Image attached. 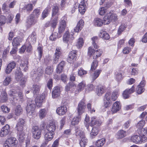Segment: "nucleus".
<instances>
[{
	"mask_svg": "<svg viewBox=\"0 0 147 147\" xmlns=\"http://www.w3.org/2000/svg\"><path fill=\"white\" fill-rule=\"evenodd\" d=\"M7 100L6 93L4 91L2 92L0 95V101L2 102H5Z\"/></svg>",
	"mask_w": 147,
	"mask_h": 147,
	"instance_id": "nucleus-43",
	"label": "nucleus"
},
{
	"mask_svg": "<svg viewBox=\"0 0 147 147\" xmlns=\"http://www.w3.org/2000/svg\"><path fill=\"white\" fill-rule=\"evenodd\" d=\"M16 65V62L14 61H13L9 63L8 65L5 69V73L7 74L10 73L12 69L15 67Z\"/></svg>",
	"mask_w": 147,
	"mask_h": 147,
	"instance_id": "nucleus-24",
	"label": "nucleus"
},
{
	"mask_svg": "<svg viewBox=\"0 0 147 147\" xmlns=\"http://www.w3.org/2000/svg\"><path fill=\"white\" fill-rule=\"evenodd\" d=\"M101 71V69H97L91 75L90 77L93 81L99 76Z\"/></svg>",
	"mask_w": 147,
	"mask_h": 147,
	"instance_id": "nucleus-37",
	"label": "nucleus"
},
{
	"mask_svg": "<svg viewBox=\"0 0 147 147\" xmlns=\"http://www.w3.org/2000/svg\"><path fill=\"white\" fill-rule=\"evenodd\" d=\"M28 61L26 60H21L20 69L23 70L25 71H27L28 69Z\"/></svg>",
	"mask_w": 147,
	"mask_h": 147,
	"instance_id": "nucleus-17",
	"label": "nucleus"
},
{
	"mask_svg": "<svg viewBox=\"0 0 147 147\" xmlns=\"http://www.w3.org/2000/svg\"><path fill=\"white\" fill-rule=\"evenodd\" d=\"M46 111L45 109H41L39 112V117L40 119H42L46 115Z\"/></svg>",
	"mask_w": 147,
	"mask_h": 147,
	"instance_id": "nucleus-54",
	"label": "nucleus"
},
{
	"mask_svg": "<svg viewBox=\"0 0 147 147\" xmlns=\"http://www.w3.org/2000/svg\"><path fill=\"white\" fill-rule=\"evenodd\" d=\"M111 94L109 92H107L104 97V105L105 108H107L110 105L111 103Z\"/></svg>",
	"mask_w": 147,
	"mask_h": 147,
	"instance_id": "nucleus-12",
	"label": "nucleus"
},
{
	"mask_svg": "<svg viewBox=\"0 0 147 147\" xmlns=\"http://www.w3.org/2000/svg\"><path fill=\"white\" fill-rule=\"evenodd\" d=\"M65 63V61H62L58 65L56 69V71L57 73L60 74L62 71Z\"/></svg>",
	"mask_w": 147,
	"mask_h": 147,
	"instance_id": "nucleus-32",
	"label": "nucleus"
},
{
	"mask_svg": "<svg viewBox=\"0 0 147 147\" xmlns=\"http://www.w3.org/2000/svg\"><path fill=\"white\" fill-rule=\"evenodd\" d=\"M33 9L32 5L31 4H28L25 5L23 9L24 11V12H29L31 11Z\"/></svg>",
	"mask_w": 147,
	"mask_h": 147,
	"instance_id": "nucleus-50",
	"label": "nucleus"
},
{
	"mask_svg": "<svg viewBox=\"0 0 147 147\" xmlns=\"http://www.w3.org/2000/svg\"><path fill=\"white\" fill-rule=\"evenodd\" d=\"M105 142V139L103 138L96 141L95 143V145L98 147H100L103 146Z\"/></svg>",
	"mask_w": 147,
	"mask_h": 147,
	"instance_id": "nucleus-41",
	"label": "nucleus"
},
{
	"mask_svg": "<svg viewBox=\"0 0 147 147\" xmlns=\"http://www.w3.org/2000/svg\"><path fill=\"white\" fill-rule=\"evenodd\" d=\"M98 66V61L97 60H94L92 63L90 70L93 71L95 70L96 68Z\"/></svg>",
	"mask_w": 147,
	"mask_h": 147,
	"instance_id": "nucleus-59",
	"label": "nucleus"
},
{
	"mask_svg": "<svg viewBox=\"0 0 147 147\" xmlns=\"http://www.w3.org/2000/svg\"><path fill=\"white\" fill-rule=\"evenodd\" d=\"M61 49L60 47H57L55 50V52L53 55V63H57L61 54Z\"/></svg>",
	"mask_w": 147,
	"mask_h": 147,
	"instance_id": "nucleus-6",
	"label": "nucleus"
},
{
	"mask_svg": "<svg viewBox=\"0 0 147 147\" xmlns=\"http://www.w3.org/2000/svg\"><path fill=\"white\" fill-rule=\"evenodd\" d=\"M38 70L36 72L33 71L31 72V75L33 77V78L35 79V81H38L40 79V78L43 74V71L40 69H38Z\"/></svg>",
	"mask_w": 147,
	"mask_h": 147,
	"instance_id": "nucleus-7",
	"label": "nucleus"
},
{
	"mask_svg": "<svg viewBox=\"0 0 147 147\" xmlns=\"http://www.w3.org/2000/svg\"><path fill=\"white\" fill-rule=\"evenodd\" d=\"M69 86L73 87V89H75L76 88V85L73 82H70L65 86V91L68 92L70 90Z\"/></svg>",
	"mask_w": 147,
	"mask_h": 147,
	"instance_id": "nucleus-49",
	"label": "nucleus"
},
{
	"mask_svg": "<svg viewBox=\"0 0 147 147\" xmlns=\"http://www.w3.org/2000/svg\"><path fill=\"white\" fill-rule=\"evenodd\" d=\"M44 96L43 95L37 96L35 99L34 102L36 105L38 107H40L43 101Z\"/></svg>",
	"mask_w": 147,
	"mask_h": 147,
	"instance_id": "nucleus-25",
	"label": "nucleus"
},
{
	"mask_svg": "<svg viewBox=\"0 0 147 147\" xmlns=\"http://www.w3.org/2000/svg\"><path fill=\"white\" fill-rule=\"evenodd\" d=\"M33 137L35 139H38L41 136L42 130L37 126H34L32 129Z\"/></svg>",
	"mask_w": 147,
	"mask_h": 147,
	"instance_id": "nucleus-5",
	"label": "nucleus"
},
{
	"mask_svg": "<svg viewBox=\"0 0 147 147\" xmlns=\"http://www.w3.org/2000/svg\"><path fill=\"white\" fill-rule=\"evenodd\" d=\"M40 88V86L39 84H36L32 86V90L34 94H37L39 93Z\"/></svg>",
	"mask_w": 147,
	"mask_h": 147,
	"instance_id": "nucleus-38",
	"label": "nucleus"
},
{
	"mask_svg": "<svg viewBox=\"0 0 147 147\" xmlns=\"http://www.w3.org/2000/svg\"><path fill=\"white\" fill-rule=\"evenodd\" d=\"M25 123V121L24 119H20L17 123L16 128L17 131L24 130L23 127Z\"/></svg>",
	"mask_w": 147,
	"mask_h": 147,
	"instance_id": "nucleus-20",
	"label": "nucleus"
},
{
	"mask_svg": "<svg viewBox=\"0 0 147 147\" xmlns=\"http://www.w3.org/2000/svg\"><path fill=\"white\" fill-rule=\"evenodd\" d=\"M60 93V90L59 87L58 86L55 87L52 92L53 98H56L59 95Z\"/></svg>",
	"mask_w": 147,
	"mask_h": 147,
	"instance_id": "nucleus-34",
	"label": "nucleus"
},
{
	"mask_svg": "<svg viewBox=\"0 0 147 147\" xmlns=\"http://www.w3.org/2000/svg\"><path fill=\"white\" fill-rule=\"evenodd\" d=\"M40 13V9L37 8L34 9L33 10L32 13L30 15L33 16V17H34L36 19L38 17Z\"/></svg>",
	"mask_w": 147,
	"mask_h": 147,
	"instance_id": "nucleus-47",
	"label": "nucleus"
},
{
	"mask_svg": "<svg viewBox=\"0 0 147 147\" xmlns=\"http://www.w3.org/2000/svg\"><path fill=\"white\" fill-rule=\"evenodd\" d=\"M80 140V144L81 147H85L86 145L87 142L88 140L86 137L84 138H82L81 139H79Z\"/></svg>",
	"mask_w": 147,
	"mask_h": 147,
	"instance_id": "nucleus-45",
	"label": "nucleus"
},
{
	"mask_svg": "<svg viewBox=\"0 0 147 147\" xmlns=\"http://www.w3.org/2000/svg\"><path fill=\"white\" fill-rule=\"evenodd\" d=\"M145 122L144 120H142L140 121L137 124L136 127L138 129L142 128L145 125Z\"/></svg>",
	"mask_w": 147,
	"mask_h": 147,
	"instance_id": "nucleus-61",
	"label": "nucleus"
},
{
	"mask_svg": "<svg viewBox=\"0 0 147 147\" xmlns=\"http://www.w3.org/2000/svg\"><path fill=\"white\" fill-rule=\"evenodd\" d=\"M131 51V49L130 48L126 47L123 49L122 50V52L123 54H127L129 53Z\"/></svg>",
	"mask_w": 147,
	"mask_h": 147,
	"instance_id": "nucleus-64",
	"label": "nucleus"
},
{
	"mask_svg": "<svg viewBox=\"0 0 147 147\" xmlns=\"http://www.w3.org/2000/svg\"><path fill=\"white\" fill-rule=\"evenodd\" d=\"M8 94L11 99L15 102L20 98L21 101L23 98V95L22 92L20 91L18 92L14 90H10Z\"/></svg>",
	"mask_w": 147,
	"mask_h": 147,
	"instance_id": "nucleus-2",
	"label": "nucleus"
},
{
	"mask_svg": "<svg viewBox=\"0 0 147 147\" xmlns=\"http://www.w3.org/2000/svg\"><path fill=\"white\" fill-rule=\"evenodd\" d=\"M84 25V22L82 20H81L78 23L76 27L74 28V31L77 32L80 31L82 29Z\"/></svg>",
	"mask_w": 147,
	"mask_h": 147,
	"instance_id": "nucleus-30",
	"label": "nucleus"
},
{
	"mask_svg": "<svg viewBox=\"0 0 147 147\" xmlns=\"http://www.w3.org/2000/svg\"><path fill=\"white\" fill-rule=\"evenodd\" d=\"M59 10V7L57 5H54L53 7L52 11V16H55L58 12Z\"/></svg>",
	"mask_w": 147,
	"mask_h": 147,
	"instance_id": "nucleus-53",
	"label": "nucleus"
},
{
	"mask_svg": "<svg viewBox=\"0 0 147 147\" xmlns=\"http://www.w3.org/2000/svg\"><path fill=\"white\" fill-rule=\"evenodd\" d=\"M53 70L52 67L50 66H47L45 70V73L47 75H50L52 74Z\"/></svg>",
	"mask_w": 147,
	"mask_h": 147,
	"instance_id": "nucleus-60",
	"label": "nucleus"
},
{
	"mask_svg": "<svg viewBox=\"0 0 147 147\" xmlns=\"http://www.w3.org/2000/svg\"><path fill=\"white\" fill-rule=\"evenodd\" d=\"M86 3L85 2H81L80 3L79 5V11L81 14L84 13L85 11V8L86 7Z\"/></svg>",
	"mask_w": 147,
	"mask_h": 147,
	"instance_id": "nucleus-33",
	"label": "nucleus"
},
{
	"mask_svg": "<svg viewBox=\"0 0 147 147\" xmlns=\"http://www.w3.org/2000/svg\"><path fill=\"white\" fill-rule=\"evenodd\" d=\"M77 51L76 50H73L69 54L67 59V61L70 63H72L75 60L76 55Z\"/></svg>",
	"mask_w": 147,
	"mask_h": 147,
	"instance_id": "nucleus-13",
	"label": "nucleus"
},
{
	"mask_svg": "<svg viewBox=\"0 0 147 147\" xmlns=\"http://www.w3.org/2000/svg\"><path fill=\"white\" fill-rule=\"evenodd\" d=\"M36 34L35 32H33L29 35L27 39L30 43L34 44L36 42Z\"/></svg>",
	"mask_w": 147,
	"mask_h": 147,
	"instance_id": "nucleus-21",
	"label": "nucleus"
},
{
	"mask_svg": "<svg viewBox=\"0 0 147 147\" xmlns=\"http://www.w3.org/2000/svg\"><path fill=\"white\" fill-rule=\"evenodd\" d=\"M67 111V108L65 106L59 107L57 108L56 112L59 115H63L65 114Z\"/></svg>",
	"mask_w": 147,
	"mask_h": 147,
	"instance_id": "nucleus-27",
	"label": "nucleus"
},
{
	"mask_svg": "<svg viewBox=\"0 0 147 147\" xmlns=\"http://www.w3.org/2000/svg\"><path fill=\"white\" fill-rule=\"evenodd\" d=\"M139 136L135 135L131 137V142L137 144H141L147 140V128H142L138 131Z\"/></svg>",
	"mask_w": 147,
	"mask_h": 147,
	"instance_id": "nucleus-1",
	"label": "nucleus"
},
{
	"mask_svg": "<svg viewBox=\"0 0 147 147\" xmlns=\"http://www.w3.org/2000/svg\"><path fill=\"white\" fill-rule=\"evenodd\" d=\"M58 37V33L56 32H53L49 37L51 40H55Z\"/></svg>",
	"mask_w": 147,
	"mask_h": 147,
	"instance_id": "nucleus-58",
	"label": "nucleus"
},
{
	"mask_svg": "<svg viewBox=\"0 0 147 147\" xmlns=\"http://www.w3.org/2000/svg\"><path fill=\"white\" fill-rule=\"evenodd\" d=\"M14 111L15 114L17 116H18L22 114L23 110L21 106L18 105L14 108Z\"/></svg>",
	"mask_w": 147,
	"mask_h": 147,
	"instance_id": "nucleus-35",
	"label": "nucleus"
},
{
	"mask_svg": "<svg viewBox=\"0 0 147 147\" xmlns=\"http://www.w3.org/2000/svg\"><path fill=\"white\" fill-rule=\"evenodd\" d=\"M15 78L17 81L20 80V83L21 85H23L24 84L26 81V79L22 78L21 79L22 74L21 72L18 70H17L15 72Z\"/></svg>",
	"mask_w": 147,
	"mask_h": 147,
	"instance_id": "nucleus-8",
	"label": "nucleus"
},
{
	"mask_svg": "<svg viewBox=\"0 0 147 147\" xmlns=\"http://www.w3.org/2000/svg\"><path fill=\"white\" fill-rule=\"evenodd\" d=\"M22 39L20 37L14 38L12 42L13 46H18L20 45V43L22 42Z\"/></svg>",
	"mask_w": 147,
	"mask_h": 147,
	"instance_id": "nucleus-40",
	"label": "nucleus"
},
{
	"mask_svg": "<svg viewBox=\"0 0 147 147\" xmlns=\"http://www.w3.org/2000/svg\"><path fill=\"white\" fill-rule=\"evenodd\" d=\"M106 90V88L105 86L100 85L97 86L96 92L98 96H101L105 92Z\"/></svg>",
	"mask_w": 147,
	"mask_h": 147,
	"instance_id": "nucleus-19",
	"label": "nucleus"
},
{
	"mask_svg": "<svg viewBox=\"0 0 147 147\" xmlns=\"http://www.w3.org/2000/svg\"><path fill=\"white\" fill-rule=\"evenodd\" d=\"M94 24L95 26H101L103 24L102 20L98 18H95L94 21Z\"/></svg>",
	"mask_w": 147,
	"mask_h": 147,
	"instance_id": "nucleus-42",
	"label": "nucleus"
},
{
	"mask_svg": "<svg viewBox=\"0 0 147 147\" xmlns=\"http://www.w3.org/2000/svg\"><path fill=\"white\" fill-rule=\"evenodd\" d=\"M18 139L20 142H22L25 138V134L24 130L17 131Z\"/></svg>",
	"mask_w": 147,
	"mask_h": 147,
	"instance_id": "nucleus-29",
	"label": "nucleus"
},
{
	"mask_svg": "<svg viewBox=\"0 0 147 147\" xmlns=\"http://www.w3.org/2000/svg\"><path fill=\"white\" fill-rule=\"evenodd\" d=\"M18 141L15 138L11 137L6 140L3 147H15L18 144Z\"/></svg>",
	"mask_w": 147,
	"mask_h": 147,
	"instance_id": "nucleus-4",
	"label": "nucleus"
},
{
	"mask_svg": "<svg viewBox=\"0 0 147 147\" xmlns=\"http://www.w3.org/2000/svg\"><path fill=\"white\" fill-rule=\"evenodd\" d=\"M102 53V51L100 49L94 51L93 55V58L96 59L97 58L100 56Z\"/></svg>",
	"mask_w": 147,
	"mask_h": 147,
	"instance_id": "nucleus-48",
	"label": "nucleus"
},
{
	"mask_svg": "<svg viewBox=\"0 0 147 147\" xmlns=\"http://www.w3.org/2000/svg\"><path fill=\"white\" fill-rule=\"evenodd\" d=\"M126 136V132L121 130L119 131L116 135V137L117 139H121Z\"/></svg>",
	"mask_w": 147,
	"mask_h": 147,
	"instance_id": "nucleus-39",
	"label": "nucleus"
},
{
	"mask_svg": "<svg viewBox=\"0 0 147 147\" xmlns=\"http://www.w3.org/2000/svg\"><path fill=\"white\" fill-rule=\"evenodd\" d=\"M145 84V82L144 81H142L141 82L136 88V92L138 94H140L144 91V86Z\"/></svg>",
	"mask_w": 147,
	"mask_h": 147,
	"instance_id": "nucleus-15",
	"label": "nucleus"
},
{
	"mask_svg": "<svg viewBox=\"0 0 147 147\" xmlns=\"http://www.w3.org/2000/svg\"><path fill=\"white\" fill-rule=\"evenodd\" d=\"M45 132L46 133L45 135V138L46 141L45 143H46V142L51 141L53 139L54 136L53 135L55 134L47 131Z\"/></svg>",
	"mask_w": 147,
	"mask_h": 147,
	"instance_id": "nucleus-36",
	"label": "nucleus"
},
{
	"mask_svg": "<svg viewBox=\"0 0 147 147\" xmlns=\"http://www.w3.org/2000/svg\"><path fill=\"white\" fill-rule=\"evenodd\" d=\"M111 22L107 13L104 17L102 22L103 24H108Z\"/></svg>",
	"mask_w": 147,
	"mask_h": 147,
	"instance_id": "nucleus-52",
	"label": "nucleus"
},
{
	"mask_svg": "<svg viewBox=\"0 0 147 147\" xmlns=\"http://www.w3.org/2000/svg\"><path fill=\"white\" fill-rule=\"evenodd\" d=\"M126 28V26L124 24H121L119 28L117 31V34L118 35H120L125 29Z\"/></svg>",
	"mask_w": 147,
	"mask_h": 147,
	"instance_id": "nucleus-57",
	"label": "nucleus"
},
{
	"mask_svg": "<svg viewBox=\"0 0 147 147\" xmlns=\"http://www.w3.org/2000/svg\"><path fill=\"white\" fill-rule=\"evenodd\" d=\"M56 129V126L53 122H50L47 124L46 127H45V132H48L55 134L54 132Z\"/></svg>",
	"mask_w": 147,
	"mask_h": 147,
	"instance_id": "nucleus-9",
	"label": "nucleus"
},
{
	"mask_svg": "<svg viewBox=\"0 0 147 147\" xmlns=\"http://www.w3.org/2000/svg\"><path fill=\"white\" fill-rule=\"evenodd\" d=\"M120 105V103L118 101H116L114 103L111 109L113 113H115L119 111L121 109V106Z\"/></svg>",
	"mask_w": 147,
	"mask_h": 147,
	"instance_id": "nucleus-23",
	"label": "nucleus"
},
{
	"mask_svg": "<svg viewBox=\"0 0 147 147\" xmlns=\"http://www.w3.org/2000/svg\"><path fill=\"white\" fill-rule=\"evenodd\" d=\"M49 12V8H46L43 11L42 14V18L43 19H44L46 18Z\"/></svg>",
	"mask_w": 147,
	"mask_h": 147,
	"instance_id": "nucleus-63",
	"label": "nucleus"
},
{
	"mask_svg": "<svg viewBox=\"0 0 147 147\" xmlns=\"http://www.w3.org/2000/svg\"><path fill=\"white\" fill-rule=\"evenodd\" d=\"M118 96V92L117 91H113L111 96V99L113 101H115L117 99Z\"/></svg>",
	"mask_w": 147,
	"mask_h": 147,
	"instance_id": "nucleus-55",
	"label": "nucleus"
},
{
	"mask_svg": "<svg viewBox=\"0 0 147 147\" xmlns=\"http://www.w3.org/2000/svg\"><path fill=\"white\" fill-rule=\"evenodd\" d=\"M11 81V78L10 77L8 76L5 78L3 82V84L5 86L9 84Z\"/></svg>",
	"mask_w": 147,
	"mask_h": 147,
	"instance_id": "nucleus-62",
	"label": "nucleus"
},
{
	"mask_svg": "<svg viewBox=\"0 0 147 147\" xmlns=\"http://www.w3.org/2000/svg\"><path fill=\"white\" fill-rule=\"evenodd\" d=\"M37 22L36 18L33 17V16L30 15L27 20L26 26L28 28H29L35 24Z\"/></svg>",
	"mask_w": 147,
	"mask_h": 147,
	"instance_id": "nucleus-10",
	"label": "nucleus"
},
{
	"mask_svg": "<svg viewBox=\"0 0 147 147\" xmlns=\"http://www.w3.org/2000/svg\"><path fill=\"white\" fill-rule=\"evenodd\" d=\"M80 120V117L79 115L77 116L74 117L73 119L71 121V125H74L78 124Z\"/></svg>",
	"mask_w": 147,
	"mask_h": 147,
	"instance_id": "nucleus-46",
	"label": "nucleus"
},
{
	"mask_svg": "<svg viewBox=\"0 0 147 147\" xmlns=\"http://www.w3.org/2000/svg\"><path fill=\"white\" fill-rule=\"evenodd\" d=\"M85 84L84 82H82L80 83L77 88V89L78 91H76V93H78V92L81 91L82 90H83L85 87Z\"/></svg>",
	"mask_w": 147,
	"mask_h": 147,
	"instance_id": "nucleus-51",
	"label": "nucleus"
},
{
	"mask_svg": "<svg viewBox=\"0 0 147 147\" xmlns=\"http://www.w3.org/2000/svg\"><path fill=\"white\" fill-rule=\"evenodd\" d=\"M75 130L76 131L75 134L79 139L82 138H84L85 137H86L84 133L80 130H79L78 127H75Z\"/></svg>",
	"mask_w": 147,
	"mask_h": 147,
	"instance_id": "nucleus-28",
	"label": "nucleus"
},
{
	"mask_svg": "<svg viewBox=\"0 0 147 147\" xmlns=\"http://www.w3.org/2000/svg\"><path fill=\"white\" fill-rule=\"evenodd\" d=\"M98 129L97 127H93L90 133V136L91 138H94L95 136L98 134Z\"/></svg>",
	"mask_w": 147,
	"mask_h": 147,
	"instance_id": "nucleus-44",
	"label": "nucleus"
},
{
	"mask_svg": "<svg viewBox=\"0 0 147 147\" xmlns=\"http://www.w3.org/2000/svg\"><path fill=\"white\" fill-rule=\"evenodd\" d=\"M101 124V122L99 121L95 117H93L91 118L90 125L93 126L96 125L97 126H100Z\"/></svg>",
	"mask_w": 147,
	"mask_h": 147,
	"instance_id": "nucleus-31",
	"label": "nucleus"
},
{
	"mask_svg": "<svg viewBox=\"0 0 147 147\" xmlns=\"http://www.w3.org/2000/svg\"><path fill=\"white\" fill-rule=\"evenodd\" d=\"M83 39L82 38H79L76 44V46L78 48L82 47L83 45Z\"/></svg>",
	"mask_w": 147,
	"mask_h": 147,
	"instance_id": "nucleus-56",
	"label": "nucleus"
},
{
	"mask_svg": "<svg viewBox=\"0 0 147 147\" xmlns=\"http://www.w3.org/2000/svg\"><path fill=\"white\" fill-rule=\"evenodd\" d=\"M66 27V24L65 21L62 18L61 21L60 22L59 26L58 28V33L59 34H61L65 30Z\"/></svg>",
	"mask_w": 147,
	"mask_h": 147,
	"instance_id": "nucleus-14",
	"label": "nucleus"
},
{
	"mask_svg": "<svg viewBox=\"0 0 147 147\" xmlns=\"http://www.w3.org/2000/svg\"><path fill=\"white\" fill-rule=\"evenodd\" d=\"M72 35L70 37L69 32L66 31L63 36V40L64 42L67 43H69L71 41V40L72 39Z\"/></svg>",
	"mask_w": 147,
	"mask_h": 147,
	"instance_id": "nucleus-26",
	"label": "nucleus"
},
{
	"mask_svg": "<svg viewBox=\"0 0 147 147\" xmlns=\"http://www.w3.org/2000/svg\"><path fill=\"white\" fill-rule=\"evenodd\" d=\"M35 105L34 101L31 99H29L27 100V106L26 111L28 115H31L33 113Z\"/></svg>",
	"mask_w": 147,
	"mask_h": 147,
	"instance_id": "nucleus-3",
	"label": "nucleus"
},
{
	"mask_svg": "<svg viewBox=\"0 0 147 147\" xmlns=\"http://www.w3.org/2000/svg\"><path fill=\"white\" fill-rule=\"evenodd\" d=\"M85 108V104L84 101L82 100L79 103L78 105L77 110L78 114L80 115L84 113V112Z\"/></svg>",
	"mask_w": 147,
	"mask_h": 147,
	"instance_id": "nucleus-16",
	"label": "nucleus"
},
{
	"mask_svg": "<svg viewBox=\"0 0 147 147\" xmlns=\"http://www.w3.org/2000/svg\"><path fill=\"white\" fill-rule=\"evenodd\" d=\"M10 132V127L9 125L6 124L1 129L0 136L2 137H5L9 134Z\"/></svg>",
	"mask_w": 147,
	"mask_h": 147,
	"instance_id": "nucleus-11",
	"label": "nucleus"
},
{
	"mask_svg": "<svg viewBox=\"0 0 147 147\" xmlns=\"http://www.w3.org/2000/svg\"><path fill=\"white\" fill-rule=\"evenodd\" d=\"M134 91V86H133L130 89H126L123 92V97L125 99L129 98V95L133 93Z\"/></svg>",
	"mask_w": 147,
	"mask_h": 147,
	"instance_id": "nucleus-18",
	"label": "nucleus"
},
{
	"mask_svg": "<svg viewBox=\"0 0 147 147\" xmlns=\"http://www.w3.org/2000/svg\"><path fill=\"white\" fill-rule=\"evenodd\" d=\"M107 14L111 22L112 21L113 22H115L114 23L115 24L117 25L118 22H117L118 18L116 14L111 12L108 13Z\"/></svg>",
	"mask_w": 147,
	"mask_h": 147,
	"instance_id": "nucleus-22",
	"label": "nucleus"
}]
</instances>
